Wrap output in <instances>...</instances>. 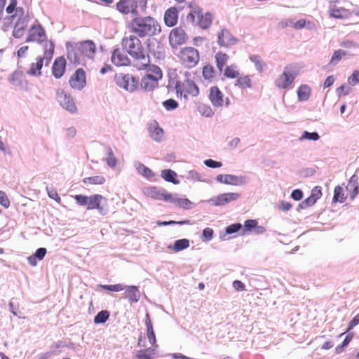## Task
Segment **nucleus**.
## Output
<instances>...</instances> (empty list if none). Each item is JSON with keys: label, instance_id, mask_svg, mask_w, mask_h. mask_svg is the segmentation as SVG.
I'll return each instance as SVG.
<instances>
[{"label": "nucleus", "instance_id": "obj_1", "mask_svg": "<svg viewBox=\"0 0 359 359\" xmlns=\"http://www.w3.org/2000/svg\"><path fill=\"white\" fill-rule=\"evenodd\" d=\"M123 48L133 58V66L137 69L146 68L149 62V56L146 54L141 41L135 35L125 36L122 39Z\"/></svg>", "mask_w": 359, "mask_h": 359}, {"label": "nucleus", "instance_id": "obj_2", "mask_svg": "<svg viewBox=\"0 0 359 359\" xmlns=\"http://www.w3.org/2000/svg\"><path fill=\"white\" fill-rule=\"evenodd\" d=\"M131 32L140 38L153 36L158 34L161 29L158 21L151 16L141 17L137 15L128 25Z\"/></svg>", "mask_w": 359, "mask_h": 359}, {"label": "nucleus", "instance_id": "obj_3", "mask_svg": "<svg viewBox=\"0 0 359 359\" xmlns=\"http://www.w3.org/2000/svg\"><path fill=\"white\" fill-rule=\"evenodd\" d=\"M45 52L43 57H37L36 62L30 65L27 74L32 76L39 77L41 75V69L45 62V66H48L53 55L54 45L51 41L45 42Z\"/></svg>", "mask_w": 359, "mask_h": 359}, {"label": "nucleus", "instance_id": "obj_4", "mask_svg": "<svg viewBox=\"0 0 359 359\" xmlns=\"http://www.w3.org/2000/svg\"><path fill=\"white\" fill-rule=\"evenodd\" d=\"M190 7L191 11L187 16V21L203 29L209 28L212 22V14L210 12L203 14V9L196 4H191Z\"/></svg>", "mask_w": 359, "mask_h": 359}, {"label": "nucleus", "instance_id": "obj_5", "mask_svg": "<svg viewBox=\"0 0 359 359\" xmlns=\"http://www.w3.org/2000/svg\"><path fill=\"white\" fill-rule=\"evenodd\" d=\"M299 75V70L296 65H288L283 69V72L275 81V85L280 89L289 90L293 88L294 79Z\"/></svg>", "mask_w": 359, "mask_h": 359}, {"label": "nucleus", "instance_id": "obj_6", "mask_svg": "<svg viewBox=\"0 0 359 359\" xmlns=\"http://www.w3.org/2000/svg\"><path fill=\"white\" fill-rule=\"evenodd\" d=\"M147 0H120L117 3V9L122 13H131L135 17L139 15L137 11L140 8L144 12L146 9Z\"/></svg>", "mask_w": 359, "mask_h": 359}, {"label": "nucleus", "instance_id": "obj_7", "mask_svg": "<svg viewBox=\"0 0 359 359\" xmlns=\"http://www.w3.org/2000/svg\"><path fill=\"white\" fill-rule=\"evenodd\" d=\"M55 99L60 106L71 114L77 112V107L74 99L68 91L62 88L55 90Z\"/></svg>", "mask_w": 359, "mask_h": 359}, {"label": "nucleus", "instance_id": "obj_8", "mask_svg": "<svg viewBox=\"0 0 359 359\" xmlns=\"http://www.w3.org/2000/svg\"><path fill=\"white\" fill-rule=\"evenodd\" d=\"M180 63L187 68L194 67L199 61V53L193 47H186L178 54Z\"/></svg>", "mask_w": 359, "mask_h": 359}, {"label": "nucleus", "instance_id": "obj_9", "mask_svg": "<svg viewBox=\"0 0 359 359\" xmlns=\"http://www.w3.org/2000/svg\"><path fill=\"white\" fill-rule=\"evenodd\" d=\"M117 86L128 92L135 91L139 85V79L130 74H119L115 77Z\"/></svg>", "mask_w": 359, "mask_h": 359}, {"label": "nucleus", "instance_id": "obj_10", "mask_svg": "<svg viewBox=\"0 0 359 359\" xmlns=\"http://www.w3.org/2000/svg\"><path fill=\"white\" fill-rule=\"evenodd\" d=\"M67 59L76 65H84L86 60L78 44L75 42H67Z\"/></svg>", "mask_w": 359, "mask_h": 359}, {"label": "nucleus", "instance_id": "obj_11", "mask_svg": "<svg viewBox=\"0 0 359 359\" xmlns=\"http://www.w3.org/2000/svg\"><path fill=\"white\" fill-rule=\"evenodd\" d=\"M216 180L224 184L243 186L249 182V177L245 175L237 176L231 174H219L216 177Z\"/></svg>", "mask_w": 359, "mask_h": 359}, {"label": "nucleus", "instance_id": "obj_12", "mask_svg": "<svg viewBox=\"0 0 359 359\" xmlns=\"http://www.w3.org/2000/svg\"><path fill=\"white\" fill-rule=\"evenodd\" d=\"M88 198V210L97 209L102 215H105L108 213V208L107 207V200L106 198L102 195L95 194L89 196Z\"/></svg>", "mask_w": 359, "mask_h": 359}, {"label": "nucleus", "instance_id": "obj_13", "mask_svg": "<svg viewBox=\"0 0 359 359\" xmlns=\"http://www.w3.org/2000/svg\"><path fill=\"white\" fill-rule=\"evenodd\" d=\"M176 89L177 93H180L181 95L184 94V97L187 94L197 96L199 93L198 86L189 79H185L183 81H178L176 83Z\"/></svg>", "mask_w": 359, "mask_h": 359}, {"label": "nucleus", "instance_id": "obj_14", "mask_svg": "<svg viewBox=\"0 0 359 359\" xmlns=\"http://www.w3.org/2000/svg\"><path fill=\"white\" fill-rule=\"evenodd\" d=\"M238 193H224L210 198L206 202L215 206H223L231 202L235 201L240 198Z\"/></svg>", "mask_w": 359, "mask_h": 359}, {"label": "nucleus", "instance_id": "obj_15", "mask_svg": "<svg viewBox=\"0 0 359 359\" xmlns=\"http://www.w3.org/2000/svg\"><path fill=\"white\" fill-rule=\"evenodd\" d=\"M46 36L43 28L40 25H32L29 29L26 42H37L41 43L46 40Z\"/></svg>", "mask_w": 359, "mask_h": 359}, {"label": "nucleus", "instance_id": "obj_16", "mask_svg": "<svg viewBox=\"0 0 359 359\" xmlns=\"http://www.w3.org/2000/svg\"><path fill=\"white\" fill-rule=\"evenodd\" d=\"M238 41V39L234 37L226 28H222L217 33V43L220 46L229 48L236 44Z\"/></svg>", "mask_w": 359, "mask_h": 359}, {"label": "nucleus", "instance_id": "obj_17", "mask_svg": "<svg viewBox=\"0 0 359 359\" xmlns=\"http://www.w3.org/2000/svg\"><path fill=\"white\" fill-rule=\"evenodd\" d=\"M69 83L72 88L79 90H82L86 84L84 70L81 68L76 69L71 76Z\"/></svg>", "mask_w": 359, "mask_h": 359}, {"label": "nucleus", "instance_id": "obj_18", "mask_svg": "<svg viewBox=\"0 0 359 359\" xmlns=\"http://www.w3.org/2000/svg\"><path fill=\"white\" fill-rule=\"evenodd\" d=\"M187 36L181 27H177L171 30L169 35V43L172 48L185 43Z\"/></svg>", "mask_w": 359, "mask_h": 359}, {"label": "nucleus", "instance_id": "obj_19", "mask_svg": "<svg viewBox=\"0 0 359 359\" xmlns=\"http://www.w3.org/2000/svg\"><path fill=\"white\" fill-rule=\"evenodd\" d=\"M15 18H18V20L14 26L22 29H25L28 26L30 18L28 14L25 13L24 8H19L17 11V14H13L9 17L6 18H4V20L12 21Z\"/></svg>", "mask_w": 359, "mask_h": 359}, {"label": "nucleus", "instance_id": "obj_20", "mask_svg": "<svg viewBox=\"0 0 359 359\" xmlns=\"http://www.w3.org/2000/svg\"><path fill=\"white\" fill-rule=\"evenodd\" d=\"M209 100L215 107L219 108L224 105V95L217 86L210 88Z\"/></svg>", "mask_w": 359, "mask_h": 359}, {"label": "nucleus", "instance_id": "obj_21", "mask_svg": "<svg viewBox=\"0 0 359 359\" xmlns=\"http://www.w3.org/2000/svg\"><path fill=\"white\" fill-rule=\"evenodd\" d=\"M76 43L82 52L85 60L86 58H93L96 51V46L93 41L86 40Z\"/></svg>", "mask_w": 359, "mask_h": 359}, {"label": "nucleus", "instance_id": "obj_22", "mask_svg": "<svg viewBox=\"0 0 359 359\" xmlns=\"http://www.w3.org/2000/svg\"><path fill=\"white\" fill-rule=\"evenodd\" d=\"M66 69V60L63 57H57L55 60L53 67L52 73L56 79L61 78L65 74Z\"/></svg>", "mask_w": 359, "mask_h": 359}, {"label": "nucleus", "instance_id": "obj_23", "mask_svg": "<svg viewBox=\"0 0 359 359\" xmlns=\"http://www.w3.org/2000/svg\"><path fill=\"white\" fill-rule=\"evenodd\" d=\"M158 81L153 77V75L148 74L142 77L140 82V87L145 91H152L158 85Z\"/></svg>", "mask_w": 359, "mask_h": 359}, {"label": "nucleus", "instance_id": "obj_24", "mask_svg": "<svg viewBox=\"0 0 359 359\" xmlns=\"http://www.w3.org/2000/svg\"><path fill=\"white\" fill-rule=\"evenodd\" d=\"M111 60L116 66H126L130 63L128 56L121 53L118 48L114 50Z\"/></svg>", "mask_w": 359, "mask_h": 359}, {"label": "nucleus", "instance_id": "obj_25", "mask_svg": "<svg viewBox=\"0 0 359 359\" xmlns=\"http://www.w3.org/2000/svg\"><path fill=\"white\" fill-rule=\"evenodd\" d=\"M178 11L175 7H170L164 14V22L168 27H173L177 23Z\"/></svg>", "mask_w": 359, "mask_h": 359}, {"label": "nucleus", "instance_id": "obj_26", "mask_svg": "<svg viewBox=\"0 0 359 359\" xmlns=\"http://www.w3.org/2000/svg\"><path fill=\"white\" fill-rule=\"evenodd\" d=\"M329 13L331 17L338 19L348 18L351 15L349 10L344 7H337L332 4L330 5Z\"/></svg>", "mask_w": 359, "mask_h": 359}, {"label": "nucleus", "instance_id": "obj_27", "mask_svg": "<svg viewBox=\"0 0 359 359\" xmlns=\"http://www.w3.org/2000/svg\"><path fill=\"white\" fill-rule=\"evenodd\" d=\"M358 177L356 175H353L350 178L346 190L350 194L351 200H353L358 193Z\"/></svg>", "mask_w": 359, "mask_h": 359}, {"label": "nucleus", "instance_id": "obj_28", "mask_svg": "<svg viewBox=\"0 0 359 359\" xmlns=\"http://www.w3.org/2000/svg\"><path fill=\"white\" fill-rule=\"evenodd\" d=\"M125 289H126L125 292L126 297L128 299L130 302L137 303L139 302L141 297V293L137 286H126Z\"/></svg>", "mask_w": 359, "mask_h": 359}, {"label": "nucleus", "instance_id": "obj_29", "mask_svg": "<svg viewBox=\"0 0 359 359\" xmlns=\"http://www.w3.org/2000/svg\"><path fill=\"white\" fill-rule=\"evenodd\" d=\"M46 252H47V250L45 248H38L33 255L29 256L27 258L28 263L32 266H36V264H37L36 259L40 260V261L42 260L44 258Z\"/></svg>", "mask_w": 359, "mask_h": 359}, {"label": "nucleus", "instance_id": "obj_30", "mask_svg": "<svg viewBox=\"0 0 359 359\" xmlns=\"http://www.w3.org/2000/svg\"><path fill=\"white\" fill-rule=\"evenodd\" d=\"M163 136V130L158 127L157 122H154L150 126V137L156 142H161Z\"/></svg>", "mask_w": 359, "mask_h": 359}, {"label": "nucleus", "instance_id": "obj_31", "mask_svg": "<svg viewBox=\"0 0 359 359\" xmlns=\"http://www.w3.org/2000/svg\"><path fill=\"white\" fill-rule=\"evenodd\" d=\"M135 166L139 174L142 175L147 179L151 180L154 177V173L149 168L146 167L140 162H135Z\"/></svg>", "mask_w": 359, "mask_h": 359}, {"label": "nucleus", "instance_id": "obj_32", "mask_svg": "<svg viewBox=\"0 0 359 359\" xmlns=\"http://www.w3.org/2000/svg\"><path fill=\"white\" fill-rule=\"evenodd\" d=\"M161 177L169 182H171L174 184H178L180 181L177 180V173L170 170V169H165L161 171Z\"/></svg>", "mask_w": 359, "mask_h": 359}, {"label": "nucleus", "instance_id": "obj_33", "mask_svg": "<svg viewBox=\"0 0 359 359\" xmlns=\"http://www.w3.org/2000/svg\"><path fill=\"white\" fill-rule=\"evenodd\" d=\"M298 100L301 102L306 101L311 95V88L307 85H301L297 90Z\"/></svg>", "mask_w": 359, "mask_h": 359}, {"label": "nucleus", "instance_id": "obj_34", "mask_svg": "<svg viewBox=\"0 0 359 359\" xmlns=\"http://www.w3.org/2000/svg\"><path fill=\"white\" fill-rule=\"evenodd\" d=\"M164 189H159L157 187H150L147 190V195L155 200H163L165 193Z\"/></svg>", "mask_w": 359, "mask_h": 359}, {"label": "nucleus", "instance_id": "obj_35", "mask_svg": "<svg viewBox=\"0 0 359 359\" xmlns=\"http://www.w3.org/2000/svg\"><path fill=\"white\" fill-rule=\"evenodd\" d=\"M250 60L254 64L257 71H258L260 73L263 72L266 67V63L264 62L262 58L258 55H250Z\"/></svg>", "mask_w": 359, "mask_h": 359}, {"label": "nucleus", "instance_id": "obj_36", "mask_svg": "<svg viewBox=\"0 0 359 359\" xmlns=\"http://www.w3.org/2000/svg\"><path fill=\"white\" fill-rule=\"evenodd\" d=\"M189 247V241L186 238L179 239L175 241L173 245H170L168 248L175 252H179Z\"/></svg>", "mask_w": 359, "mask_h": 359}, {"label": "nucleus", "instance_id": "obj_37", "mask_svg": "<svg viewBox=\"0 0 359 359\" xmlns=\"http://www.w3.org/2000/svg\"><path fill=\"white\" fill-rule=\"evenodd\" d=\"M229 56L226 53L219 52L215 55L216 65L218 70L222 72L224 67L226 65Z\"/></svg>", "mask_w": 359, "mask_h": 359}, {"label": "nucleus", "instance_id": "obj_38", "mask_svg": "<svg viewBox=\"0 0 359 359\" xmlns=\"http://www.w3.org/2000/svg\"><path fill=\"white\" fill-rule=\"evenodd\" d=\"M236 86L241 88H250L252 87V80L248 75L244 76H238L235 83Z\"/></svg>", "mask_w": 359, "mask_h": 359}, {"label": "nucleus", "instance_id": "obj_39", "mask_svg": "<svg viewBox=\"0 0 359 359\" xmlns=\"http://www.w3.org/2000/svg\"><path fill=\"white\" fill-rule=\"evenodd\" d=\"M202 75L204 79L211 81L215 77L214 67L210 65H206L203 67Z\"/></svg>", "mask_w": 359, "mask_h": 359}, {"label": "nucleus", "instance_id": "obj_40", "mask_svg": "<svg viewBox=\"0 0 359 359\" xmlns=\"http://www.w3.org/2000/svg\"><path fill=\"white\" fill-rule=\"evenodd\" d=\"M224 75L226 78L235 79L239 76V72L238 71V67L235 65L228 66L224 69Z\"/></svg>", "mask_w": 359, "mask_h": 359}, {"label": "nucleus", "instance_id": "obj_41", "mask_svg": "<svg viewBox=\"0 0 359 359\" xmlns=\"http://www.w3.org/2000/svg\"><path fill=\"white\" fill-rule=\"evenodd\" d=\"M346 198L343 188L340 186H337L334 190L333 201L344 203Z\"/></svg>", "mask_w": 359, "mask_h": 359}, {"label": "nucleus", "instance_id": "obj_42", "mask_svg": "<svg viewBox=\"0 0 359 359\" xmlns=\"http://www.w3.org/2000/svg\"><path fill=\"white\" fill-rule=\"evenodd\" d=\"M256 224H258V222L255 219H248L245 221L241 234L244 236L248 234L249 231H252L254 228L256 227Z\"/></svg>", "mask_w": 359, "mask_h": 359}, {"label": "nucleus", "instance_id": "obj_43", "mask_svg": "<svg viewBox=\"0 0 359 359\" xmlns=\"http://www.w3.org/2000/svg\"><path fill=\"white\" fill-rule=\"evenodd\" d=\"M84 184H103L105 182V178L102 175L86 177L83 180Z\"/></svg>", "mask_w": 359, "mask_h": 359}, {"label": "nucleus", "instance_id": "obj_44", "mask_svg": "<svg viewBox=\"0 0 359 359\" xmlns=\"http://www.w3.org/2000/svg\"><path fill=\"white\" fill-rule=\"evenodd\" d=\"M10 83L15 87L22 86V73L20 72H14L8 78Z\"/></svg>", "mask_w": 359, "mask_h": 359}, {"label": "nucleus", "instance_id": "obj_45", "mask_svg": "<svg viewBox=\"0 0 359 359\" xmlns=\"http://www.w3.org/2000/svg\"><path fill=\"white\" fill-rule=\"evenodd\" d=\"M320 139V135L317 132L310 133L309 131H304L302 135L299 137V140L302 142L305 140L317 141Z\"/></svg>", "mask_w": 359, "mask_h": 359}, {"label": "nucleus", "instance_id": "obj_46", "mask_svg": "<svg viewBox=\"0 0 359 359\" xmlns=\"http://www.w3.org/2000/svg\"><path fill=\"white\" fill-rule=\"evenodd\" d=\"M154 353V349L152 348L142 349L137 353V358L138 359H151Z\"/></svg>", "mask_w": 359, "mask_h": 359}, {"label": "nucleus", "instance_id": "obj_47", "mask_svg": "<svg viewBox=\"0 0 359 359\" xmlns=\"http://www.w3.org/2000/svg\"><path fill=\"white\" fill-rule=\"evenodd\" d=\"M109 317V312L107 310L100 311L94 318L95 324L104 323Z\"/></svg>", "mask_w": 359, "mask_h": 359}, {"label": "nucleus", "instance_id": "obj_48", "mask_svg": "<svg viewBox=\"0 0 359 359\" xmlns=\"http://www.w3.org/2000/svg\"><path fill=\"white\" fill-rule=\"evenodd\" d=\"M346 53L344 50L341 49L335 50L331 57L330 64L333 66L337 65Z\"/></svg>", "mask_w": 359, "mask_h": 359}, {"label": "nucleus", "instance_id": "obj_49", "mask_svg": "<svg viewBox=\"0 0 359 359\" xmlns=\"http://www.w3.org/2000/svg\"><path fill=\"white\" fill-rule=\"evenodd\" d=\"M100 287L109 291L120 292L123 290L126 287V285L119 283L116 285H100Z\"/></svg>", "mask_w": 359, "mask_h": 359}, {"label": "nucleus", "instance_id": "obj_50", "mask_svg": "<svg viewBox=\"0 0 359 359\" xmlns=\"http://www.w3.org/2000/svg\"><path fill=\"white\" fill-rule=\"evenodd\" d=\"M185 178L194 182H203L201 175L196 170H189L186 173Z\"/></svg>", "mask_w": 359, "mask_h": 359}, {"label": "nucleus", "instance_id": "obj_51", "mask_svg": "<svg viewBox=\"0 0 359 359\" xmlns=\"http://www.w3.org/2000/svg\"><path fill=\"white\" fill-rule=\"evenodd\" d=\"M198 111L200 114L205 117H212L214 115V111L210 106L206 104H201L198 106Z\"/></svg>", "mask_w": 359, "mask_h": 359}, {"label": "nucleus", "instance_id": "obj_52", "mask_svg": "<svg viewBox=\"0 0 359 359\" xmlns=\"http://www.w3.org/2000/svg\"><path fill=\"white\" fill-rule=\"evenodd\" d=\"M107 157L106 158V162L109 167L114 168L116 165V159L114 156L113 151L110 147H107Z\"/></svg>", "mask_w": 359, "mask_h": 359}, {"label": "nucleus", "instance_id": "obj_53", "mask_svg": "<svg viewBox=\"0 0 359 359\" xmlns=\"http://www.w3.org/2000/svg\"><path fill=\"white\" fill-rule=\"evenodd\" d=\"M163 200L172 204H177L178 201V195L177 194H170L165 191Z\"/></svg>", "mask_w": 359, "mask_h": 359}, {"label": "nucleus", "instance_id": "obj_54", "mask_svg": "<svg viewBox=\"0 0 359 359\" xmlns=\"http://www.w3.org/2000/svg\"><path fill=\"white\" fill-rule=\"evenodd\" d=\"M213 233L214 231L212 229L209 227L205 228L201 236L202 241L203 242H208L211 241L213 238Z\"/></svg>", "mask_w": 359, "mask_h": 359}, {"label": "nucleus", "instance_id": "obj_55", "mask_svg": "<svg viewBox=\"0 0 359 359\" xmlns=\"http://www.w3.org/2000/svg\"><path fill=\"white\" fill-rule=\"evenodd\" d=\"M163 105L168 111H170L175 109L178 107V103L173 99H168L163 102Z\"/></svg>", "mask_w": 359, "mask_h": 359}, {"label": "nucleus", "instance_id": "obj_56", "mask_svg": "<svg viewBox=\"0 0 359 359\" xmlns=\"http://www.w3.org/2000/svg\"><path fill=\"white\" fill-rule=\"evenodd\" d=\"M177 204L185 210L191 209L193 208V203L187 198H178Z\"/></svg>", "mask_w": 359, "mask_h": 359}, {"label": "nucleus", "instance_id": "obj_57", "mask_svg": "<svg viewBox=\"0 0 359 359\" xmlns=\"http://www.w3.org/2000/svg\"><path fill=\"white\" fill-rule=\"evenodd\" d=\"M316 201L313 198H312L311 196L306 198L305 200L302 201L299 204V208L300 209H305L306 208H309L310 206H312L316 203Z\"/></svg>", "mask_w": 359, "mask_h": 359}, {"label": "nucleus", "instance_id": "obj_58", "mask_svg": "<svg viewBox=\"0 0 359 359\" xmlns=\"http://www.w3.org/2000/svg\"><path fill=\"white\" fill-rule=\"evenodd\" d=\"M242 229V224L240 223H235L228 226L226 228V233L231 234L238 232Z\"/></svg>", "mask_w": 359, "mask_h": 359}, {"label": "nucleus", "instance_id": "obj_59", "mask_svg": "<svg viewBox=\"0 0 359 359\" xmlns=\"http://www.w3.org/2000/svg\"><path fill=\"white\" fill-rule=\"evenodd\" d=\"M352 338H353V334H348L346 337V338L344 339V340L343 341L342 344L341 345L337 346L336 347V348H335L336 352L337 353H341L343 351L344 348L345 346H346L350 343V341H351Z\"/></svg>", "mask_w": 359, "mask_h": 359}, {"label": "nucleus", "instance_id": "obj_60", "mask_svg": "<svg viewBox=\"0 0 359 359\" xmlns=\"http://www.w3.org/2000/svg\"><path fill=\"white\" fill-rule=\"evenodd\" d=\"M348 81L351 86H355L356 83H359V71L354 70L352 74L348 77Z\"/></svg>", "mask_w": 359, "mask_h": 359}, {"label": "nucleus", "instance_id": "obj_61", "mask_svg": "<svg viewBox=\"0 0 359 359\" xmlns=\"http://www.w3.org/2000/svg\"><path fill=\"white\" fill-rule=\"evenodd\" d=\"M203 163L208 168H218L222 166V163L220 161H216L212 159L205 160Z\"/></svg>", "mask_w": 359, "mask_h": 359}, {"label": "nucleus", "instance_id": "obj_62", "mask_svg": "<svg viewBox=\"0 0 359 359\" xmlns=\"http://www.w3.org/2000/svg\"><path fill=\"white\" fill-rule=\"evenodd\" d=\"M351 88L346 85H341L337 88L336 92L339 97L346 95L350 93Z\"/></svg>", "mask_w": 359, "mask_h": 359}, {"label": "nucleus", "instance_id": "obj_63", "mask_svg": "<svg viewBox=\"0 0 359 359\" xmlns=\"http://www.w3.org/2000/svg\"><path fill=\"white\" fill-rule=\"evenodd\" d=\"M340 46L344 48H359V44L351 40H345L341 43Z\"/></svg>", "mask_w": 359, "mask_h": 359}, {"label": "nucleus", "instance_id": "obj_64", "mask_svg": "<svg viewBox=\"0 0 359 359\" xmlns=\"http://www.w3.org/2000/svg\"><path fill=\"white\" fill-rule=\"evenodd\" d=\"M74 199L76 200V203L80 205H88V203L89 201L88 196H83V195H75Z\"/></svg>", "mask_w": 359, "mask_h": 359}]
</instances>
